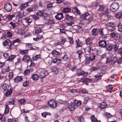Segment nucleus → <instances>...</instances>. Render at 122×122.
<instances>
[{
    "label": "nucleus",
    "mask_w": 122,
    "mask_h": 122,
    "mask_svg": "<svg viewBox=\"0 0 122 122\" xmlns=\"http://www.w3.org/2000/svg\"><path fill=\"white\" fill-rule=\"evenodd\" d=\"M94 6L96 7V9L99 11H102L101 13L102 15H108V10L107 9L105 11L104 10V5H99V4L97 3L94 5Z\"/></svg>",
    "instance_id": "nucleus-1"
},
{
    "label": "nucleus",
    "mask_w": 122,
    "mask_h": 122,
    "mask_svg": "<svg viewBox=\"0 0 122 122\" xmlns=\"http://www.w3.org/2000/svg\"><path fill=\"white\" fill-rule=\"evenodd\" d=\"M106 47L107 50L109 51H110L113 49L114 50H113V51L116 52L117 50L118 49V47L116 44H115L114 45L113 44H107Z\"/></svg>",
    "instance_id": "nucleus-2"
},
{
    "label": "nucleus",
    "mask_w": 122,
    "mask_h": 122,
    "mask_svg": "<svg viewBox=\"0 0 122 122\" xmlns=\"http://www.w3.org/2000/svg\"><path fill=\"white\" fill-rule=\"evenodd\" d=\"M119 8V4L117 2H114L110 5V9L113 12L117 11Z\"/></svg>",
    "instance_id": "nucleus-3"
},
{
    "label": "nucleus",
    "mask_w": 122,
    "mask_h": 122,
    "mask_svg": "<svg viewBox=\"0 0 122 122\" xmlns=\"http://www.w3.org/2000/svg\"><path fill=\"white\" fill-rule=\"evenodd\" d=\"M12 43L11 41L8 39L5 40V41L3 42V45L4 46H7V48L8 49H11V47L12 46Z\"/></svg>",
    "instance_id": "nucleus-4"
},
{
    "label": "nucleus",
    "mask_w": 122,
    "mask_h": 122,
    "mask_svg": "<svg viewBox=\"0 0 122 122\" xmlns=\"http://www.w3.org/2000/svg\"><path fill=\"white\" fill-rule=\"evenodd\" d=\"M80 18L83 20H87L88 23L90 22L93 18L92 16H81Z\"/></svg>",
    "instance_id": "nucleus-5"
},
{
    "label": "nucleus",
    "mask_w": 122,
    "mask_h": 122,
    "mask_svg": "<svg viewBox=\"0 0 122 122\" xmlns=\"http://www.w3.org/2000/svg\"><path fill=\"white\" fill-rule=\"evenodd\" d=\"M47 103L49 106L53 109L55 108L57 105V103L54 100H51L48 101Z\"/></svg>",
    "instance_id": "nucleus-6"
},
{
    "label": "nucleus",
    "mask_w": 122,
    "mask_h": 122,
    "mask_svg": "<svg viewBox=\"0 0 122 122\" xmlns=\"http://www.w3.org/2000/svg\"><path fill=\"white\" fill-rule=\"evenodd\" d=\"M49 74V73L46 70L42 71L40 73L39 77L41 79H43Z\"/></svg>",
    "instance_id": "nucleus-7"
},
{
    "label": "nucleus",
    "mask_w": 122,
    "mask_h": 122,
    "mask_svg": "<svg viewBox=\"0 0 122 122\" xmlns=\"http://www.w3.org/2000/svg\"><path fill=\"white\" fill-rule=\"evenodd\" d=\"M116 25V24L115 23L113 22H110L107 24L106 25L107 27H112L111 29H109V31H113L115 29L113 27H114Z\"/></svg>",
    "instance_id": "nucleus-8"
},
{
    "label": "nucleus",
    "mask_w": 122,
    "mask_h": 122,
    "mask_svg": "<svg viewBox=\"0 0 122 122\" xmlns=\"http://www.w3.org/2000/svg\"><path fill=\"white\" fill-rule=\"evenodd\" d=\"M5 10L7 12L11 11L12 9L11 5L9 3L6 4L4 5Z\"/></svg>",
    "instance_id": "nucleus-9"
},
{
    "label": "nucleus",
    "mask_w": 122,
    "mask_h": 122,
    "mask_svg": "<svg viewBox=\"0 0 122 122\" xmlns=\"http://www.w3.org/2000/svg\"><path fill=\"white\" fill-rule=\"evenodd\" d=\"M68 108L70 110L73 111L77 108V106L73 102H71L68 106Z\"/></svg>",
    "instance_id": "nucleus-10"
},
{
    "label": "nucleus",
    "mask_w": 122,
    "mask_h": 122,
    "mask_svg": "<svg viewBox=\"0 0 122 122\" xmlns=\"http://www.w3.org/2000/svg\"><path fill=\"white\" fill-rule=\"evenodd\" d=\"M99 46L103 48L106 47L107 45V42L106 41L101 40L98 43Z\"/></svg>",
    "instance_id": "nucleus-11"
},
{
    "label": "nucleus",
    "mask_w": 122,
    "mask_h": 122,
    "mask_svg": "<svg viewBox=\"0 0 122 122\" xmlns=\"http://www.w3.org/2000/svg\"><path fill=\"white\" fill-rule=\"evenodd\" d=\"M22 60L25 62H27L28 63L31 61L30 58L29 56L24 55L23 58Z\"/></svg>",
    "instance_id": "nucleus-12"
},
{
    "label": "nucleus",
    "mask_w": 122,
    "mask_h": 122,
    "mask_svg": "<svg viewBox=\"0 0 122 122\" xmlns=\"http://www.w3.org/2000/svg\"><path fill=\"white\" fill-rule=\"evenodd\" d=\"M2 87L3 89L5 91L8 90L10 88V86L6 83L3 84L2 85Z\"/></svg>",
    "instance_id": "nucleus-13"
},
{
    "label": "nucleus",
    "mask_w": 122,
    "mask_h": 122,
    "mask_svg": "<svg viewBox=\"0 0 122 122\" xmlns=\"http://www.w3.org/2000/svg\"><path fill=\"white\" fill-rule=\"evenodd\" d=\"M88 73L87 72H85L84 71H81L80 72L78 73L77 74V76H82L84 77L88 75Z\"/></svg>",
    "instance_id": "nucleus-14"
},
{
    "label": "nucleus",
    "mask_w": 122,
    "mask_h": 122,
    "mask_svg": "<svg viewBox=\"0 0 122 122\" xmlns=\"http://www.w3.org/2000/svg\"><path fill=\"white\" fill-rule=\"evenodd\" d=\"M91 33L93 36H96L98 35V30L97 28L93 29Z\"/></svg>",
    "instance_id": "nucleus-15"
},
{
    "label": "nucleus",
    "mask_w": 122,
    "mask_h": 122,
    "mask_svg": "<svg viewBox=\"0 0 122 122\" xmlns=\"http://www.w3.org/2000/svg\"><path fill=\"white\" fill-rule=\"evenodd\" d=\"M13 89L12 88H10V90H7V92L5 93V96L6 97H9L11 95L12 92V90Z\"/></svg>",
    "instance_id": "nucleus-16"
},
{
    "label": "nucleus",
    "mask_w": 122,
    "mask_h": 122,
    "mask_svg": "<svg viewBox=\"0 0 122 122\" xmlns=\"http://www.w3.org/2000/svg\"><path fill=\"white\" fill-rule=\"evenodd\" d=\"M27 3L23 4L20 5V6L19 7V9H20V10H23L25 7L28 6L29 5H27Z\"/></svg>",
    "instance_id": "nucleus-17"
},
{
    "label": "nucleus",
    "mask_w": 122,
    "mask_h": 122,
    "mask_svg": "<svg viewBox=\"0 0 122 122\" xmlns=\"http://www.w3.org/2000/svg\"><path fill=\"white\" fill-rule=\"evenodd\" d=\"M61 61V59L60 58L56 57L53 59L52 62L54 63H59Z\"/></svg>",
    "instance_id": "nucleus-18"
},
{
    "label": "nucleus",
    "mask_w": 122,
    "mask_h": 122,
    "mask_svg": "<svg viewBox=\"0 0 122 122\" xmlns=\"http://www.w3.org/2000/svg\"><path fill=\"white\" fill-rule=\"evenodd\" d=\"M107 103L105 102H103L100 104L99 107L101 109H103L105 108L106 106Z\"/></svg>",
    "instance_id": "nucleus-19"
},
{
    "label": "nucleus",
    "mask_w": 122,
    "mask_h": 122,
    "mask_svg": "<svg viewBox=\"0 0 122 122\" xmlns=\"http://www.w3.org/2000/svg\"><path fill=\"white\" fill-rule=\"evenodd\" d=\"M84 53V52L82 50H80L77 51V53L78 55V59H80L82 57V56Z\"/></svg>",
    "instance_id": "nucleus-20"
},
{
    "label": "nucleus",
    "mask_w": 122,
    "mask_h": 122,
    "mask_svg": "<svg viewBox=\"0 0 122 122\" xmlns=\"http://www.w3.org/2000/svg\"><path fill=\"white\" fill-rule=\"evenodd\" d=\"M73 102L75 105L77 106V107L78 106H79L81 105V102L80 100H78L76 99H75L74 101Z\"/></svg>",
    "instance_id": "nucleus-21"
},
{
    "label": "nucleus",
    "mask_w": 122,
    "mask_h": 122,
    "mask_svg": "<svg viewBox=\"0 0 122 122\" xmlns=\"http://www.w3.org/2000/svg\"><path fill=\"white\" fill-rule=\"evenodd\" d=\"M76 47H79L81 46L82 43L81 42L79 39L76 40Z\"/></svg>",
    "instance_id": "nucleus-22"
},
{
    "label": "nucleus",
    "mask_w": 122,
    "mask_h": 122,
    "mask_svg": "<svg viewBox=\"0 0 122 122\" xmlns=\"http://www.w3.org/2000/svg\"><path fill=\"white\" fill-rule=\"evenodd\" d=\"M10 101H9L7 102V103L8 105H14V102L15 100L13 98H12V99H10Z\"/></svg>",
    "instance_id": "nucleus-23"
},
{
    "label": "nucleus",
    "mask_w": 122,
    "mask_h": 122,
    "mask_svg": "<svg viewBox=\"0 0 122 122\" xmlns=\"http://www.w3.org/2000/svg\"><path fill=\"white\" fill-rule=\"evenodd\" d=\"M16 56L14 55H11L9 56L8 58L7 61H8L9 62H11L13 61L14 58Z\"/></svg>",
    "instance_id": "nucleus-24"
},
{
    "label": "nucleus",
    "mask_w": 122,
    "mask_h": 122,
    "mask_svg": "<svg viewBox=\"0 0 122 122\" xmlns=\"http://www.w3.org/2000/svg\"><path fill=\"white\" fill-rule=\"evenodd\" d=\"M22 79L21 76H17L16 78L14 79V80L15 82H18L21 81Z\"/></svg>",
    "instance_id": "nucleus-25"
},
{
    "label": "nucleus",
    "mask_w": 122,
    "mask_h": 122,
    "mask_svg": "<svg viewBox=\"0 0 122 122\" xmlns=\"http://www.w3.org/2000/svg\"><path fill=\"white\" fill-rule=\"evenodd\" d=\"M38 76L36 74H33L31 77L33 80H37L38 79Z\"/></svg>",
    "instance_id": "nucleus-26"
},
{
    "label": "nucleus",
    "mask_w": 122,
    "mask_h": 122,
    "mask_svg": "<svg viewBox=\"0 0 122 122\" xmlns=\"http://www.w3.org/2000/svg\"><path fill=\"white\" fill-rule=\"evenodd\" d=\"M98 33L99 35L102 36H103L105 35L104 34V33L103 28L99 29L98 30Z\"/></svg>",
    "instance_id": "nucleus-27"
},
{
    "label": "nucleus",
    "mask_w": 122,
    "mask_h": 122,
    "mask_svg": "<svg viewBox=\"0 0 122 122\" xmlns=\"http://www.w3.org/2000/svg\"><path fill=\"white\" fill-rule=\"evenodd\" d=\"M9 108L8 106L7 105L5 106V109L4 113V115H6L9 113Z\"/></svg>",
    "instance_id": "nucleus-28"
},
{
    "label": "nucleus",
    "mask_w": 122,
    "mask_h": 122,
    "mask_svg": "<svg viewBox=\"0 0 122 122\" xmlns=\"http://www.w3.org/2000/svg\"><path fill=\"white\" fill-rule=\"evenodd\" d=\"M52 71L53 72H55L56 74H57L58 72V69L55 66H53L51 68Z\"/></svg>",
    "instance_id": "nucleus-29"
},
{
    "label": "nucleus",
    "mask_w": 122,
    "mask_h": 122,
    "mask_svg": "<svg viewBox=\"0 0 122 122\" xmlns=\"http://www.w3.org/2000/svg\"><path fill=\"white\" fill-rule=\"evenodd\" d=\"M43 37L41 35H38L37 37L36 38H33V40L34 41H37L40 40Z\"/></svg>",
    "instance_id": "nucleus-30"
},
{
    "label": "nucleus",
    "mask_w": 122,
    "mask_h": 122,
    "mask_svg": "<svg viewBox=\"0 0 122 122\" xmlns=\"http://www.w3.org/2000/svg\"><path fill=\"white\" fill-rule=\"evenodd\" d=\"M68 58V56L67 54H65L62 57V58L61 59L62 61H66L67 59Z\"/></svg>",
    "instance_id": "nucleus-31"
},
{
    "label": "nucleus",
    "mask_w": 122,
    "mask_h": 122,
    "mask_svg": "<svg viewBox=\"0 0 122 122\" xmlns=\"http://www.w3.org/2000/svg\"><path fill=\"white\" fill-rule=\"evenodd\" d=\"M53 51L52 52V54L54 56H57L59 55L60 53L59 52L57 51L56 50H53Z\"/></svg>",
    "instance_id": "nucleus-32"
},
{
    "label": "nucleus",
    "mask_w": 122,
    "mask_h": 122,
    "mask_svg": "<svg viewBox=\"0 0 122 122\" xmlns=\"http://www.w3.org/2000/svg\"><path fill=\"white\" fill-rule=\"evenodd\" d=\"M65 18L67 20H72L74 19V17H73L72 16H65Z\"/></svg>",
    "instance_id": "nucleus-33"
},
{
    "label": "nucleus",
    "mask_w": 122,
    "mask_h": 122,
    "mask_svg": "<svg viewBox=\"0 0 122 122\" xmlns=\"http://www.w3.org/2000/svg\"><path fill=\"white\" fill-rule=\"evenodd\" d=\"M85 64H89L90 61H91V60L90 59V58L89 57L86 56L85 58Z\"/></svg>",
    "instance_id": "nucleus-34"
},
{
    "label": "nucleus",
    "mask_w": 122,
    "mask_h": 122,
    "mask_svg": "<svg viewBox=\"0 0 122 122\" xmlns=\"http://www.w3.org/2000/svg\"><path fill=\"white\" fill-rule=\"evenodd\" d=\"M71 9L68 8H65L63 9L62 11L63 13H66L70 12L71 10Z\"/></svg>",
    "instance_id": "nucleus-35"
},
{
    "label": "nucleus",
    "mask_w": 122,
    "mask_h": 122,
    "mask_svg": "<svg viewBox=\"0 0 122 122\" xmlns=\"http://www.w3.org/2000/svg\"><path fill=\"white\" fill-rule=\"evenodd\" d=\"M117 27L118 28V30L120 32L122 31V24L121 23H119L118 25H117Z\"/></svg>",
    "instance_id": "nucleus-36"
},
{
    "label": "nucleus",
    "mask_w": 122,
    "mask_h": 122,
    "mask_svg": "<svg viewBox=\"0 0 122 122\" xmlns=\"http://www.w3.org/2000/svg\"><path fill=\"white\" fill-rule=\"evenodd\" d=\"M93 50L92 47V46H89L88 47L87 52L89 54L91 53V51Z\"/></svg>",
    "instance_id": "nucleus-37"
},
{
    "label": "nucleus",
    "mask_w": 122,
    "mask_h": 122,
    "mask_svg": "<svg viewBox=\"0 0 122 122\" xmlns=\"http://www.w3.org/2000/svg\"><path fill=\"white\" fill-rule=\"evenodd\" d=\"M85 41L86 42V44L87 45H90L91 44V39L90 38H88Z\"/></svg>",
    "instance_id": "nucleus-38"
},
{
    "label": "nucleus",
    "mask_w": 122,
    "mask_h": 122,
    "mask_svg": "<svg viewBox=\"0 0 122 122\" xmlns=\"http://www.w3.org/2000/svg\"><path fill=\"white\" fill-rule=\"evenodd\" d=\"M56 18L59 20H61L64 18L63 16H55Z\"/></svg>",
    "instance_id": "nucleus-39"
},
{
    "label": "nucleus",
    "mask_w": 122,
    "mask_h": 122,
    "mask_svg": "<svg viewBox=\"0 0 122 122\" xmlns=\"http://www.w3.org/2000/svg\"><path fill=\"white\" fill-rule=\"evenodd\" d=\"M96 56L94 55L93 54H91L89 57L90 58V59L91 60V61H92L95 59Z\"/></svg>",
    "instance_id": "nucleus-40"
},
{
    "label": "nucleus",
    "mask_w": 122,
    "mask_h": 122,
    "mask_svg": "<svg viewBox=\"0 0 122 122\" xmlns=\"http://www.w3.org/2000/svg\"><path fill=\"white\" fill-rule=\"evenodd\" d=\"M18 33L19 34L23 35L25 33V31L24 30L20 29L18 30Z\"/></svg>",
    "instance_id": "nucleus-41"
},
{
    "label": "nucleus",
    "mask_w": 122,
    "mask_h": 122,
    "mask_svg": "<svg viewBox=\"0 0 122 122\" xmlns=\"http://www.w3.org/2000/svg\"><path fill=\"white\" fill-rule=\"evenodd\" d=\"M112 60V58L110 57H108L106 61V63H108L109 62H111Z\"/></svg>",
    "instance_id": "nucleus-42"
},
{
    "label": "nucleus",
    "mask_w": 122,
    "mask_h": 122,
    "mask_svg": "<svg viewBox=\"0 0 122 122\" xmlns=\"http://www.w3.org/2000/svg\"><path fill=\"white\" fill-rule=\"evenodd\" d=\"M55 21L54 20H49L48 21V24L50 25L51 24H53L55 23Z\"/></svg>",
    "instance_id": "nucleus-43"
},
{
    "label": "nucleus",
    "mask_w": 122,
    "mask_h": 122,
    "mask_svg": "<svg viewBox=\"0 0 122 122\" xmlns=\"http://www.w3.org/2000/svg\"><path fill=\"white\" fill-rule=\"evenodd\" d=\"M117 60V58L116 57H114L113 59H112V60L111 61V63L112 64H114L116 62Z\"/></svg>",
    "instance_id": "nucleus-44"
},
{
    "label": "nucleus",
    "mask_w": 122,
    "mask_h": 122,
    "mask_svg": "<svg viewBox=\"0 0 122 122\" xmlns=\"http://www.w3.org/2000/svg\"><path fill=\"white\" fill-rule=\"evenodd\" d=\"M74 11L76 13H77L78 14L81 15V13L80 12V10L78 9V8L76 7L74 8Z\"/></svg>",
    "instance_id": "nucleus-45"
},
{
    "label": "nucleus",
    "mask_w": 122,
    "mask_h": 122,
    "mask_svg": "<svg viewBox=\"0 0 122 122\" xmlns=\"http://www.w3.org/2000/svg\"><path fill=\"white\" fill-rule=\"evenodd\" d=\"M41 115L42 116L44 117H46V116L47 115L49 114L50 115H51V114L50 113H47L46 112H44L43 113H42L41 114Z\"/></svg>",
    "instance_id": "nucleus-46"
},
{
    "label": "nucleus",
    "mask_w": 122,
    "mask_h": 122,
    "mask_svg": "<svg viewBox=\"0 0 122 122\" xmlns=\"http://www.w3.org/2000/svg\"><path fill=\"white\" fill-rule=\"evenodd\" d=\"M20 41V40L18 38L17 39H16L15 40L13 41L12 42V44L13 45L16 43H19Z\"/></svg>",
    "instance_id": "nucleus-47"
},
{
    "label": "nucleus",
    "mask_w": 122,
    "mask_h": 122,
    "mask_svg": "<svg viewBox=\"0 0 122 122\" xmlns=\"http://www.w3.org/2000/svg\"><path fill=\"white\" fill-rule=\"evenodd\" d=\"M31 18L33 19V20H36L39 18V17L37 16H30Z\"/></svg>",
    "instance_id": "nucleus-48"
},
{
    "label": "nucleus",
    "mask_w": 122,
    "mask_h": 122,
    "mask_svg": "<svg viewBox=\"0 0 122 122\" xmlns=\"http://www.w3.org/2000/svg\"><path fill=\"white\" fill-rule=\"evenodd\" d=\"M44 20L48 21L50 19V17L48 16H44L42 17Z\"/></svg>",
    "instance_id": "nucleus-49"
},
{
    "label": "nucleus",
    "mask_w": 122,
    "mask_h": 122,
    "mask_svg": "<svg viewBox=\"0 0 122 122\" xmlns=\"http://www.w3.org/2000/svg\"><path fill=\"white\" fill-rule=\"evenodd\" d=\"M78 32L79 33H81L82 32V28L80 26H78L77 28Z\"/></svg>",
    "instance_id": "nucleus-50"
},
{
    "label": "nucleus",
    "mask_w": 122,
    "mask_h": 122,
    "mask_svg": "<svg viewBox=\"0 0 122 122\" xmlns=\"http://www.w3.org/2000/svg\"><path fill=\"white\" fill-rule=\"evenodd\" d=\"M68 39L69 40V42L71 44H72L73 43V39L71 37H68Z\"/></svg>",
    "instance_id": "nucleus-51"
},
{
    "label": "nucleus",
    "mask_w": 122,
    "mask_h": 122,
    "mask_svg": "<svg viewBox=\"0 0 122 122\" xmlns=\"http://www.w3.org/2000/svg\"><path fill=\"white\" fill-rule=\"evenodd\" d=\"M10 24L12 26L14 29L16 28V25H15V23H13L12 22H10Z\"/></svg>",
    "instance_id": "nucleus-52"
},
{
    "label": "nucleus",
    "mask_w": 122,
    "mask_h": 122,
    "mask_svg": "<svg viewBox=\"0 0 122 122\" xmlns=\"http://www.w3.org/2000/svg\"><path fill=\"white\" fill-rule=\"evenodd\" d=\"M26 46L30 48V50H31L32 47L31 44H27L26 45Z\"/></svg>",
    "instance_id": "nucleus-53"
},
{
    "label": "nucleus",
    "mask_w": 122,
    "mask_h": 122,
    "mask_svg": "<svg viewBox=\"0 0 122 122\" xmlns=\"http://www.w3.org/2000/svg\"><path fill=\"white\" fill-rule=\"evenodd\" d=\"M80 81L83 83H85L87 82V78H83L80 80Z\"/></svg>",
    "instance_id": "nucleus-54"
},
{
    "label": "nucleus",
    "mask_w": 122,
    "mask_h": 122,
    "mask_svg": "<svg viewBox=\"0 0 122 122\" xmlns=\"http://www.w3.org/2000/svg\"><path fill=\"white\" fill-rule=\"evenodd\" d=\"M5 62H2L0 61V68H2L5 66Z\"/></svg>",
    "instance_id": "nucleus-55"
},
{
    "label": "nucleus",
    "mask_w": 122,
    "mask_h": 122,
    "mask_svg": "<svg viewBox=\"0 0 122 122\" xmlns=\"http://www.w3.org/2000/svg\"><path fill=\"white\" fill-rule=\"evenodd\" d=\"M30 70L29 69H27V70H26L24 71V74L26 75H27L28 74H29L30 73Z\"/></svg>",
    "instance_id": "nucleus-56"
},
{
    "label": "nucleus",
    "mask_w": 122,
    "mask_h": 122,
    "mask_svg": "<svg viewBox=\"0 0 122 122\" xmlns=\"http://www.w3.org/2000/svg\"><path fill=\"white\" fill-rule=\"evenodd\" d=\"M25 102L24 99L23 98L21 99L18 100V102L21 104H22Z\"/></svg>",
    "instance_id": "nucleus-57"
},
{
    "label": "nucleus",
    "mask_w": 122,
    "mask_h": 122,
    "mask_svg": "<svg viewBox=\"0 0 122 122\" xmlns=\"http://www.w3.org/2000/svg\"><path fill=\"white\" fill-rule=\"evenodd\" d=\"M106 116L108 118H110L111 117H113V116H112L110 113L107 112H106Z\"/></svg>",
    "instance_id": "nucleus-58"
},
{
    "label": "nucleus",
    "mask_w": 122,
    "mask_h": 122,
    "mask_svg": "<svg viewBox=\"0 0 122 122\" xmlns=\"http://www.w3.org/2000/svg\"><path fill=\"white\" fill-rule=\"evenodd\" d=\"M28 52V51H27V50H23L20 51V53L22 55H23L24 54L27 53Z\"/></svg>",
    "instance_id": "nucleus-59"
},
{
    "label": "nucleus",
    "mask_w": 122,
    "mask_h": 122,
    "mask_svg": "<svg viewBox=\"0 0 122 122\" xmlns=\"http://www.w3.org/2000/svg\"><path fill=\"white\" fill-rule=\"evenodd\" d=\"M41 30L40 28H39V29H36V30L35 31V32L36 33H39L41 32Z\"/></svg>",
    "instance_id": "nucleus-60"
},
{
    "label": "nucleus",
    "mask_w": 122,
    "mask_h": 122,
    "mask_svg": "<svg viewBox=\"0 0 122 122\" xmlns=\"http://www.w3.org/2000/svg\"><path fill=\"white\" fill-rule=\"evenodd\" d=\"M103 74L102 73H100L98 75L95 76L94 77L96 78H98L101 77L103 75Z\"/></svg>",
    "instance_id": "nucleus-61"
},
{
    "label": "nucleus",
    "mask_w": 122,
    "mask_h": 122,
    "mask_svg": "<svg viewBox=\"0 0 122 122\" xmlns=\"http://www.w3.org/2000/svg\"><path fill=\"white\" fill-rule=\"evenodd\" d=\"M71 70L73 71H78V69L76 67H73L71 69Z\"/></svg>",
    "instance_id": "nucleus-62"
},
{
    "label": "nucleus",
    "mask_w": 122,
    "mask_h": 122,
    "mask_svg": "<svg viewBox=\"0 0 122 122\" xmlns=\"http://www.w3.org/2000/svg\"><path fill=\"white\" fill-rule=\"evenodd\" d=\"M8 120L9 122H16V119L14 118H9L8 119Z\"/></svg>",
    "instance_id": "nucleus-63"
},
{
    "label": "nucleus",
    "mask_w": 122,
    "mask_h": 122,
    "mask_svg": "<svg viewBox=\"0 0 122 122\" xmlns=\"http://www.w3.org/2000/svg\"><path fill=\"white\" fill-rule=\"evenodd\" d=\"M117 52L121 55L122 56V47L119 49Z\"/></svg>",
    "instance_id": "nucleus-64"
}]
</instances>
